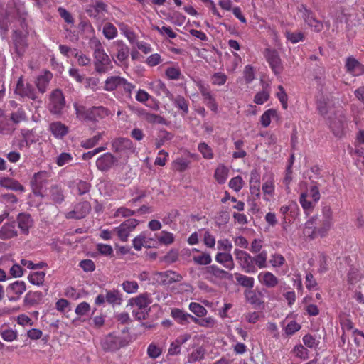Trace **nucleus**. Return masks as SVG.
<instances>
[{
    "mask_svg": "<svg viewBox=\"0 0 364 364\" xmlns=\"http://www.w3.org/2000/svg\"><path fill=\"white\" fill-rule=\"evenodd\" d=\"M234 255L241 270L247 274L256 273L257 267L263 269L267 267V252L265 250L252 256L246 251L236 248Z\"/></svg>",
    "mask_w": 364,
    "mask_h": 364,
    "instance_id": "f257e3e1",
    "label": "nucleus"
},
{
    "mask_svg": "<svg viewBox=\"0 0 364 364\" xmlns=\"http://www.w3.org/2000/svg\"><path fill=\"white\" fill-rule=\"evenodd\" d=\"M152 302L151 295L146 292L128 300V306L132 308V315L138 321L145 320L150 311Z\"/></svg>",
    "mask_w": 364,
    "mask_h": 364,
    "instance_id": "f03ea898",
    "label": "nucleus"
},
{
    "mask_svg": "<svg viewBox=\"0 0 364 364\" xmlns=\"http://www.w3.org/2000/svg\"><path fill=\"white\" fill-rule=\"evenodd\" d=\"M299 11L301 14L304 22L315 32H321L323 28V22L316 18L315 14L309 9L305 5L301 4L299 7Z\"/></svg>",
    "mask_w": 364,
    "mask_h": 364,
    "instance_id": "7ed1b4c3",
    "label": "nucleus"
},
{
    "mask_svg": "<svg viewBox=\"0 0 364 364\" xmlns=\"http://www.w3.org/2000/svg\"><path fill=\"white\" fill-rule=\"evenodd\" d=\"M65 106V99L59 89L54 90L50 95L48 109L52 114H60Z\"/></svg>",
    "mask_w": 364,
    "mask_h": 364,
    "instance_id": "20e7f679",
    "label": "nucleus"
},
{
    "mask_svg": "<svg viewBox=\"0 0 364 364\" xmlns=\"http://www.w3.org/2000/svg\"><path fill=\"white\" fill-rule=\"evenodd\" d=\"M321 213L322 219L320 221L319 226L316 228V231L318 236L324 237L333 224V211L329 205H326L323 207Z\"/></svg>",
    "mask_w": 364,
    "mask_h": 364,
    "instance_id": "39448f33",
    "label": "nucleus"
},
{
    "mask_svg": "<svg viewBox=\"0 0 364 364\" xmlns=\"http://www.w3.org/2000/svg\"><path fill=\"white\" fill-rule=\"evenodd\" d=\"M196 85L202 96L203 103L212 112L217 113L218 112V105L210 87L200 81L197 82Z\"/></svg>",
    "mask_w": 364,
    "mask_h": 364,
    "instance_id": "423d86ee",
    "label": "nucleus"
},
{
    "mask_svg": "<svg viewBox=\"0 0 364 364\" xmlns=\"http://www.w3.org/2000/svg\"><path fill=\"white\" fill-rule=\"evenodd\" d=\"M139 223V222L136 219H127L118 227L114 228L113 232L117 234L122 242H126L127 241L130 233L134 230Z\"/></svg>",
    "mask_w": 364,
    "mask_h": 364,
    "instance_id": "0eeeda50",
    "label": "nucleus"
},
{
    "mask_svg": "<svg viewBox=\"0 0 364 364\" xmlns=\"http://www.w3.org/2000/svg\"><path fill=\"white\" fill-rule=\"evenodd\" d=\"M264 57L274 74L279 75L283 72L284 66L278 52L274 49L267 48Z\"/></svg>",
    "mask_w": 364,
    "mask_h": 364,
    "instance_id": "6e6552de",
    "label": "nucleus"
},
{
    "mask_svg": "<svg viewBox=\"0 0 364 364\" xmlns=\"http://www.w3.org/2000/svg\"><path fill=\"white\" fill-rule=\"evenodd\" d=\"M14 92L21 97H27L33 101L38 99L37 92L34 87L28 82H24L23 76L18 78Z\"/></svg>",
    "mask_w": 364,
    "mask_h": 364,
    "instance_id": "1a4fd4ad",
    "label": "nucleus"
},
{
    "mask_svg": "<svg viewBox=\"0 0 364 364\" xmlns=\"http://www.w3.org/2000/svg\"><path fill=\"white\" fill-rule=\"evenodd\" d=\"M95 70L98 73H105L112 68L110 58L105 51L93 55Z\"/></svg>",
    "mask_w": 364,
    "mask_h": 364,
    "instance_id": "9d476101",
    "label": "nucleus"
},
{
    "mask_svg": "<svg viewBox=\"0 0 364 364\" xmlns=\"http://www.w3.org/2000/svg\"><path fill=\"white\" fill-rule=\"evenodd\" d=\"M26 290V284L23 281H15L9 284L6 289V295L10 301H18Z\"/></svg>",
    "mask_w": 364,
    "mask_h": 364,
    "instance_id": "9b49d317",
    "label": "nucleus"
},
{
    "mask_svg": "<svg viewBox=\"0 0 364 364\" xmlns=\"http://www.w3.org/2000/svg\"><path fill=\"white\" fill-rule=\"evenodd\" d=\"M86 13L90 18L96 21H102L105 14L107 13V6L101 1H97L87 6Z\"/></svg>",
    "mask_w": 364,
    "mask_h": 364,
    "instance_id": "f8f14e48",
    "label": "nucleus"
},
{
    "mask_svg": "<svg viewBox=\"0 0 364 364\" xmlns=\"http://www.w3.org/2000/svg\"><path fill=\"white\" fill-rule=\"evenodd\" d=\"M154 279L160 284L170 285L173 283L180 282L182 279V277L174 271L167 270L156 272Z\"/></svg>",
    "mask_w": 364,
    "mask_h": 364,
    "instance_id": "ddd939ff",
    "label": "nucleus"
},
{
    "mask_svg": "<svg viewBox=\"0 0 364 364\" xmlns=\"http://www.w3.org/2000/svg\"><path fill=\"white\" fill-rule=\"evenodd\" d=\"M91 210V205L88 201H83L77 203L73 210L65 214L67 219L80 220L84 218Z\"/></svg>",
    "mask_w": 364,
    "mask_h": 364,
    "instance_id": "4468645a",
    "label": "nucleus"
},
{
    "mask_svg": "<svg viewBox=\"0 0 364 364\" xmlns=\"http://www.w3.org/2000/svg\"><path fill=\"white\" fill-rule=\"evenodd\" d=\"M196 154L191 152L187 153L186 156H178L171 162V169L173 171L183 173L188 169L191 164L190 158H194Z\"/></svg>",
    "mask_w": 364,
    "mask_h": 364,
    "instance_id": "2eb2a0df",
    "label": "nucleus"
},
{
    "mask_svg": "<svg viewBox=\"0 0 364 364\" xmlns=\"http://www.w3.org/2000/svg\"><path fill=\"white\" fill-rule=\"evenodd\" d=\"M16 221L21 232L28 235L30 232V228L33 225V220L31 215L27 213H20L16 217Z\"/></svg>",
    "mask_w": 364,
    "mask_h": 364,
    "instance_id": "dca6fc26",
    "label": "nucleus"
},
{
    "mask_svg": "<svg viewBox=\"0 0 364 364\" xmlns=\"http://www.w3.org/2000/svg\"><path fill=\"white\" fill-rule=\"evenodd\" d=\"M345 68L347 73L353 76H360L364 74V65L353 56L346 58Z\"/></svg>",
    "mask_w": 364,
    "mask_h": 364,
    "instance_id": "f3484780",
    "label": "nucleus"
},
{
    "mask_svg": "<svg viewBox=\"0 0 364 364\" xmlns=\"http://www.w3.org/2000/svg\"><path fill=\"white\" fill-rule=\"evenodd\" d=\"M12 40L16 53L18 56H22L28 46L26 36L20 31H14L12 36Z\"/></svg>",
    "mask_w": 364,
    "mask_h": 364,
    "instance_id": "a211bd4d",
    "label": "nucleus"
},
{
    "mask_svg": "<svg viewBox=\"0 0 364 364\" xmlns=\"http://www.w3.org/2000/svg\"><path fill=\"white\" fill-rule=\"evenodd\" d=\"M117 161V159L114 155L107 152L97 159L96 166L99 170L106 171L109 170Z\"/></svg>",
    "mask_w": 364,
    "mask_h": 364,
    "instance_id": "6ab92c4d",
    "label": "nucleus"
},
{
    "mask_svg": "<svg viewBox=\"0 0 364 364\" xmlns=\"http://www.w3.org/2000/svg\"><path fill=\"white\" fill-rule=\"evenodd\" d=\"M257 279L262 285L269 289L275 288L279 284V279L269 271L261 272Z\"/></svg>",
    "mask_w": 364,
    "mask_h": 364,
    "instance_id": "aec40b11",
    "label": "nucleus"
},
{
    "mask_svg": "<svg viewBox=\"0 0 364 364\" xmlns=\"http://www.w3.org/2000/svg\"><path fill=\"white\" fill-rule=\"evenodd\" d=\"M116 48V60L119 63H124L129 55V48L122 40H117L113 43Z\"/></svg>",
    "mask_w": 364,
    "mask_h": 364,
    "instance_id": "412c9836",
    "label": "nucleus"
},
{
    "mask_svg": "<svg viewBox=\"0 0 364 364\" xmlns=\"http://www.w3.org/2000/svg\"><path fill=\"white\" fill-rule=\"evenodd\" d=\"M154 241L152 238L149 237L145 232H141L132 240L133 247L136 250H141L142 247H151Z\"/></svg>",
    "mask_w": 364,
    "mask_h": 364,
    "instance_id": "4be33fe9",
    "label": "nucleus"
},
{
    "mask_svg": "<svg viewBox=\"0 0 364 364\" xmlns=\"http://www.w3.org/2000/svg\"><path fill=\"white\" fill-rule=\"evenodd\" d=\"M171 316L178 324L182 326L188 325L190 323L189 319L193 321V316L178 308L172 309Z\"/></svg>",
    "mask_w": 364,
    "mask_h": 364,
    "instance_id": "5701e85b",
    "label": "nucleus"
},
{
    "mask_svg": "<svg viewBox=\"0 0 364 364\" xmlns=\"http://www.w3.org/2000/svg\"><path fill=\"white\" fill-rule=\"evenodd\" d=\"M18 236L14 222L6 223L0 228V239L7 240Z\"/></svg>",
    "mask_w": 364,
    "mask_h": 364,
    "instance_id": "b1692460",
    "label": "nucleus"
},
{
    "mask_svg": "<svg viewBox=\"0 0 364 364\" xmlns=\"http://www.w3.org/2000/svg\"><path fill=\"white\" fill-rule=\"evenodd\" d=\"M262 191L263 193V199L266 201L270 200L274 196L275 185L273 174H270L269 178L263 183Z\"/></svg>",
    "mask_w": 364,
    "mask_h": 364,
    "instance_id": "393cba45",
    "label": "nucleus"
},
{
    "mask_svg": "<svg viewBox=\"0 0 364 364\" xmlns=\"http://www.w3.org/2000/svg\"><path fill=\"white\" fill-rule=\"evenodd\" d=\"M48 130L56 139H63L68 133V127L61 122H53L49 124Z\"/></svg>",
    "mask_w": 364,
    "mask_h": 364,
    "instance_id": "a878e982",
    "label": "nucleus"
},
{
    "mask_svg": "<svg viewBox=\"0 0 364 364\" xmlns=\"http://www.w3.org/2000/svg\"><path fill=\"white\" fill-rule=\"evenodd\" d=\"M112 149L114 152H123L132 149L133 143L127 138H117L112 141Z\"/></svg>",
    "mask_w": 364,
    "mask_h": 364,
    "instance_id": "bb28decb",
    "label": "nucleus"
},
{
    "mask_svg": "<svg viewBox=\"0 0 364 364\" xmlns=\"http://www.w3.org/2000/svg\"><path fill=\"white\" fill-rule=\"evenodd\" d=\"M46 172H38L34 174L31 184L35 195L42 196L41 190L44 185V182L46 181Z\"/></svg>",
    "mask_w": 364,
    "mask_h": 364,
    "instance_id": "cd10ccee",
    "label": "nucleus"
},
{
    "mask_svg": "<svg viewBox=\"0 0 364 364\" xmlns=\"http://www.w3.org/2000/svg\"><path fill=\"white\" fill-rule=\"evenodd\" d=\"M215 261L229 270H232L235 267L233 257L230 252H218L215 255Z\"/></svg>",
    "mask_w": 364,
    "mask_h": 364,
    "instance_id": "c85d7f7f",
    "label": "nucleus"
},
{
    "mask_svg": "<svg viewBox=\"0 0 364 364\" xmlns=\"http://www.w3.org/2000/svg\"><path fill=\"white\" fill-rule=\"evenodd\" d=\"M150 87L157 95H163L168 98H172V93L167 88L166 84L161 80L152 82L150 84Z\"/></svg>",
    "mask_w": 364,
    "mask_h": 364,
    "instance_id": "c756f323",
    "label": "nucleus"
},
{
    "mask_svg": "<svg viewBox=\"0 0 364 364\" xmlns=\"http://www.w3.org/2000/svg\"><path fill=\"white\" fill-rule=\"evenodd\" d=\"M52 78L53 74L50 71H46L43 75H39L36 81L38 92L42 94L45 93Z\"/></svg>",
    "mask_w": 364,
    "mask_h": 364,
    "instance_id": "7c9ffc66",
    "label": "nucleus"
},
{
    "mask_svg": "<svg viewBox=\"0 0 364 364\" xmlns=\"http://www.w3.org/2000/svg\"><path fill=\"white\" fill-rule=\"evenodd\" d=\"M168 99L173 102L176 107H177L178 109L181 111V114L182 117H184L188 113L189 102L188 100H186L183 96L178 95L174 97L173 95L172 94V98Z\"/></svg>",
    "mask_w": 364,
    "mask_h": 364,
    "instance_id": "2f4dec72",
    "label": "nucleus"
},
{
    "mask_svg": "<svg viewBox=\"0 0 364 364\" xmlns=\"http://www.w3.org/2000/svg\"><path fill=\"white\" fill-rule=\"evenodd\" d=\"M0 186L7 189L24 192L25 188L18 181L11 178H3L0 179Z\"/></svg>",
    "mask_w": 364,
    "mask_h": 364,
    "instance_id": "473e14b6",
    "label": "nucleus"
},
{
    "mask_svg": "<svg viewBox=\"0 0 364 364\" xmlns=\"http://www.w3.org/2000/svg\"><path fill=\"white\" fill-rule=\"evenodd\" d=\"M90 122H97L109 116L110 112L108 109L102 106L92 107L90 108Z\"/></svg>",
    "mask_w": 364,
    "mask_h": 364,
    "instance_id": "72a5a7b5",
    "label": "nucleus"
},
{
    "mask_svg": "<svg viewBox=\"0 0 364 364\" xmlns=\"http://www.w3.org/2000/svg\"><path fill=\"white\" fill-rule=\"evenodd\" d=\"M90 29L92 33V36L89 39L88 46L93 51V55L105 51L101 41L95 36V30L92 26H90Z\"/></svg>",
    "mask_w": 364,
    "mask_h": 364,
    "instance_id": "f704fd0d",
    "label": "nucleus"
},
{
    "mask_svg": "<svg viewBox=\"0 0 364 364\" xmlns=\"http://www.w3.org/2000/svg\"><path fill=\"white\" fill-rule=\"evenodd\" d=\"M43 294L41 291H28L25 297L24 302L27 305L34 306L42 302Z\"/></svg>",
    "mask_w": 364,
    "mask_h": 364,
    "instance_id": "c9c22d12",
    "label": "nucleus"
},
{
    "mask_svg": "<svg viewBox=\"0 0 364 364\" xmlns=\"http://www.w3.org/2000/svg\"><path fill=\"white\" fill-rule=\"evenodd\" d=\"M49 196L50 200L55 204H60L65 200V196L62 188L57 185H54L50 187L49 191Z\"/></svg>",
    "mask_w": 364,
    "mask_h": 364,
    "instance_id": "e433bc0d",
    "label": "nucleus"
},
{
    "mask_svg": "<svg viewBox=\"0 0 364 364\" xmlns=\"http://www.w3.org/2000/svg\"><path fill=\"white\" fill-rule=\"evenodd\" d=\"M309 198V193L308 192H303L300 195L299 197V203L305 213L306 215L311 214L314 209V206L316 203H314V202L311 200H308Z\"/></svg>",
    "mask_w": 364,
    "mask_h": 364,
    "instance_id": "4c0bfd02",
    "label": "nucleus"
},
{
    "mask_svg": "<svg viewBox=\"0 0 364 364\" xmlns=\"http://www.w3.org/2000/svg\"><path fill=\"white\" fill-rule=\"evenodd\" d=\"M73 107L75 111L76 117L80 120L91 121L90 108L87 109L82 105H79L77 102L73 104Z\"/></svg>",
    "mask_w": 364,
    "mask_h": 364,
    "instance_id": "58836bf2",
    "label": "nucleus"
},
{
    "mask_svg": "<svg viewBox=\"0 0 364 364\" xmlns=\"http://www.w3.org/2000/svg\"><path fill=\"white\" fill-rule=\"evenodd\" d=\"M73 107L75 111L76 117L80 120L91 121L90 108L87 109L82 105H79L77 102L73 104Z\"/></svg>",
    "mask_w": 364,
    "mask_h": 364,
    "instance_id": "ea45409f",
    "label": "nucleus"
},
{
    "mask_svg": "<svg viewBox=\"0 0 364 364\" xmlns=\"http://www.w3.org/2000/svg\"><path fill=\"white\" fill-rule=\"evenodd\" d=\"M122 80L123 77L119 76L108 77L105 82L104 89L107 91H114L120 88Z\"/></svg>",
    "mask_w": 364,
    "mask_h": 364,
    "instance_id": "a19ab883",
    "label": "nucleus"
},
{
    "mask_svg": "<svg viewBox=\"0 0 364 364\" xmlns=\"http://www.w3.org/2000/svg\"><path fill=\"white\" fill-rule=\"evenodd\" d=\"M205 272L207 274L215 277V278L219 279H226L229 276L228 272L220 269L215 264L207 267Z\"/></svg>",
    "mask_w": 364,
    "mask_h": 364,
    "instance_id": "79ce46f5",
    "label": "nucleus"
},
{
    "mask_svg": "<svg viewBox=\"0 0 364 364\" xmlns=\"http://www.w3.org/2000/svg\"><path fill=\"white\" fill-rule=\"evenodd\" d=\"M105 292L106 294V302L112 306L119 305L121 304L122 300V294L118 290L105 289Z\"/></svg>",
    "mask_w": 364,
    "mask_h": 364,
    "instance_id": "37998d69",
    "label": "nucleus"
},
{
    "mask_svg": "<svg viewBox=\"0 0 364 364\" xmlns=\"http://www.w3.org/2000/svg\"><path fill=\"white\" fill-rule=\"evenodd\" d=\"M229 170L223 164L219 165L215 170L214 178L219 184H223L228 176Z\"/></svg>",
    "mask_w": 364,
    "mask_h": 364,
    "instance_id": "c03bdc74",
    "label": "nucleus"
},
{
    "mask_svg": "<svg viewBox=\"0 0 364 364\" xmlns=\"http://www.w3.org/2000/svg\"><path fill=\"white\" fill-rule=\"evenodd\" d=\"M165 75L170 80H178L183 77L181 70L178 65L168 67L165 70Z\"/></svg>",
    "mask_w": 364,
    "mask_h": 364,
    "instance_id": "a18cd8bd",
    "label": "nucleus"
},
{
    "mask_svg": "<svg viewBox=\"0 0 364 364\" xmlns=\"http://www.w3.org/2000/svg\"><path fill=\"white\" fill-rule=\"evenodd\" d=\"M46 277V272H33L29 274L28 276V280L30 283L33 285L40 287L42 286L44 283Z\"/></svg>",
    "mask_w": 364,
    "mask_h": 364,
    "instance_id": "49530a36",
    "label": "nucleus"
},
{
    "mask_svg": "<svg viewBox=\"0 0 364 364\" xmlns=\"http://www.w3.org/2000/svg\"><path fill=\"white\" fill-rule=\"evenodd\" d=\"M102 33L107 40H112L117 36L118 31L113 23L107 22L103 26Z\"/></svg>",
    "mask_w": 364,
    "mask_h": 364,
    "instance_id": "de8ad7c7",
    "label": "nucleus"
},
{
    "mask_svg": "<svg viewBox=\"0 0 364 364\" xmlns=\"http://www.w3.org/2000/svg\"><path fill=\"white\" fill-rule=\"evenodd\" d=\"M245 297L246 301L252 305L259 306L262 304L259 294L251 289L245 291Z\"/></svg>",
    "mask_w": 364,
    "mask_h": 364,
    "instance_id": "09e8293b",
    "label": "nucleus"
},
{
    "mask_svg": "<svg viewBox=\"0 0 364 364\" xmlns=\"http://www.w3.org/2000/svg\"><path fill=\"white\" fill-rule=\"evenodd\" d=\"M277 117V110L274 109H269L262 114L260 117V123L263 127L266 128L270 125L272 119Z\"/></svg>",
    "mask_w": 364,
    "mask_h": 364,
    "instance_id": "8fccbe9b",
    "label": "nucleus"
},
{
    "mask_svg": "<svg viewBox=\"0 0 364 364\" xmlns=\"http://www.w3.org/2000/svg\"><path fill=\"white\" fill-rule=\"evenodd\" d=\"M235 279L237 282L244 287H247L249 289L254 287L255 279L253 277H248L240 273H235Z\"/></svg>",
    "mask_w": 364,
    "mask_h": 364,
    "instance_id": "3c124183",
    "label": "nucleus"
},
{
    "mask_svg": "<svg viewBox=\"0 0 364 364\" xmlns=\"http://www.w3.org/2000/svg\"><path fill=\"white\" fill-rule=\"evenodd\" d=\"M10 119L15 124H18L27 120L26 113L22 106H20L16 110L11 112Z\"/></svg>",
    "mask_w": 364,
    "mask_h": 364,
    "instance_id": "603ef678",
    "label": "nucleus"
},
{
    "mask_svg": "<svg viewBox=\"0 0 364 364\" xmlns=\"http://www.w3.org/2000/svg\"><path fill=\"white\" fill-rule=\"evenodd\" d=\"M193 321L201 327L210 328H214L217 323L216 320L213 316H208L204 318H198L193 316Z\"/></svg>",
    "mask_w": 364,
    "mask_h": 364,
    "instance_id": "864d4df0",
    "label": "nucleus"
},
{
    "mask_svg": "<svg viewBox=\"0 0 364 364\" xmlns=\"http://www.w3.org/2000/svg\"><path fill=\"white\" fill-rule=\"evenodd\" d=\"M205 350L202 346L193 350L191 353L188 355V363H192L203 360L205 357Z\"/></svg>",
    "mask_w": 364,
    "mask_h": 364,
    "instance_id": "5fc2aeb1",
    "label": "nucleus"
},
{
    "mask_svg": "<svg viewBox=\"0 0 364 364\" xmlns=\"http://www.w3.org/2000/svg\"><path fill=\"white\" fill-rule=\"evenodd\" d=\"M245 141L242 139H238L234 142L235 151L232 153V158L235 159H243L247 156V152L243 149Z\"/></svg>",
    "mask_w": 364,
    "mask_h": 364,
    "instance_id": "6e6d98bb",
    "label": "nucleus"
},
{
    "mask_svg": "<svg viewBox=\"0 0 364 364\" xmlns=\"http://www.w3.org/2000/svg\"><path fill=\"white\" fill-rule=\"evenodd\" d=\"M173 135L171 132L165 129L160 130L158 138L156 139V148L159 149L165 142L171 141L173 139Z\"/></svg>",
    "mask_w": 364,
    "mask_h": 364,
    "instance_id": "4d7b16f0",
    "label": "nucleus"
},
{
    "mask_svg": "<svg viewBox=\"0 0 364 364\" xmlns=\"http://www.w3.org/2000/svg\"><path fill=\"white\" fill-rule=\"evenodd\" d=\"M0 335L1 338L7 342H12L17 339L18 333L16 331L11 329V328H0Z\"/></svg>",
    "mask_w": 364,
    "mask_h": 364,
    "instance_id": "13d9d810",
    "label": "nucleus"
},
{
    "mask_svg": "<svg viewBox=\"0 0 364 364\" xmlns=\"http://www.w3.org/2000/svg\"><path fill=\"white\" fill-rule=\"evenodd\" d=\"M198 150L205 159H212L214 157L213 149L205 142H200L198 145Z\"/></svg>",
    "mask_w": 364,
    "mask_h": 364,
    "instance_id": "bf43d9fd",
    "label": "nucleus"
},
{
    "mask_svg": "<svg viewBox=\"0 0 364 364\" xmlns=\"http://www.w3.org/2000/svg\"><path fill=\"white\" fill-rule=\"evenodd\" d=\"M157 240L160 244L169 245L174 242L175 237L172 232L163 230L160 235L157 236Z\"/></svg>",
    "mask_w": 364,
    "mask_h": 364,
    "instance_id": "052dcab7",
    "label": "nucleus"
},
{
    "mask_svg": "<svg viewBox=\"0 0 364 364\" xmlns=\"http://www.w3.org/2000/svg\"><path fill=\"white\" fill-rule=\"evenodd\" d=\"M188 309L198 317L205 316L208 313L207 309L200 304L197 302H191L189 304Z\"/></svg>",
    "mask_w": 364,
    "mask_h": 364,
    "instance_id": "680f3d73",
    "label": "nucleus"
},
{
    "mask_svg": "<svg viewBox=\"0 0 364 364\" xmlns=\"http://www.w3.org/2000/svg\"><path fill=\"white\" fill-rule=\"evenodd\" d=\"M179 211L176 209H172L168 212L166 213L164 216L161 218L162 222L165 225H171L173 223H175L177 218L179 216Z\"/></svg>",
    "mask_w": 364,
    "mask_h": 364,
    "instance_id": "e2e57ef3",
    "label": "nucleus"
},
{
    "mask_svg": "<svg viewBox=\"0 0 364 364\" xmlns=\"http://www.w3.org/2000/svg\"><path fill=\"white\" fill-rule=\"evenodd\" d=\"M193 260L196 264L208 265L211 263L212 258L209 253L202 252L199 255H194Z\"/></svg>",
    "mask_w": 364,
    "mask_h": 364,
    "instance_id": "0e129e2a",
    "label": "nucleus"
},
{
    "mask_svg": "<svg viewBox=\"0 0 364 364\" xmlns=\"http://www.w3.org/2000/svg\"><path fill=\"white\" fill-rule=\"evenodd\" d=\"M228 76L222 72L215 73L210 77L212 85L215 86H222L227 82Z\"/></svg>",
    "mask_w": 364,
    "mask_h": 364,
    "instance_id": "69168bd1",
    "label": "nucleus"
},
{
    "mask_svg": "<svg viewBox=\"0 0 364 364\" xmlns=\"http://www.w3.org/2000/svg\"><path fill=\"white\" fill-rule=\"evenodd\" d=\"M314 218H311L310 220H309L306 223H305V228L304 229V236L307 237H309L311 239H314L318 235V232L316 231V228H314L312 229L311 228V226L314 223Z\"/></svg>",
    "mask_w": 364,
    "mask_h": 364,
    "instance_id": "338daca9",
    "label": "nucleus"
},
{
    "mask_svg": "<svg viewBox=\"0 0 364 364\" xmlns=\"http://www.w3.org/2000/svg\"><path fill=\"white\" fill-rule=\"evenodd\" d=\"M270 97V92L267 89L257 92L254 97V102L257 105H263L267 102Z\"/></svg>",
    "mask_w": 364,
    "mask_h": 364,
    "instance_id": "774afa93",
    "label": "nucleus"
}]
</instances>
